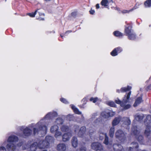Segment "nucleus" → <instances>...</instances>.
Instances as JSON below:
<instances>
[{"mask_svg":"<svg viewBox=\"0 0 151 151\" xmlns=\"http://www.w3.org/2000/svg\"><path fill=\"white\" fill-rule=\"evenodd\" d=\"M131 94V92L130 91L126 96H124L122 101L117 99L115 100V102L116 103L120 104L124 109H127L131 107V105L129 103V98Z\"/></svg>","mask_w":151,"mask_h":151,"instance_id":"nucleus-1","label":"nucleus"},{"mask_svg":"<svg viewBox=\"0 0 151 151\" xmlns=\"http://www.w3.org/2000/svg\"><path fill=\"white\" fill-rule=\"evenodd\" d=\"M18 140V138L16 136L14 135L9 136L7 139V142L11 143L8 144L6 145L7 148L9 150H12L13 151H16L18 146L15 145V144Z\"/></svg>","mask_w":151,"mask_h":151,"instance_id":"nucleus-2","label":"nucleus"},{"mask_svg":"<svg viewBox=\"0 0 151 151\" xmlns=\"http://www.w3.org/2000/svg\"><path fill=\"white\" fill-rule=\"evenodd\" d=\"M42 120H40L36 125V127L34 129V133L35 134L40 131L42 132L43 134H45L47 130V127L44 126Z\"/></svg>","mask_w":151,"mask_h":151,"instance_id":"nucleus-3","label":"nucleus"},{"mask_svg":"<svg viewBox=\"0 0 151 151\" xmlns=\"http://www.w3.org/2000/svg\"><path fill=\"white\" fill-rule=\"evenodd\" d=\"M99 138L100 140H102L104 137H105V140L104 142V143L107 145L108 148L109 149L111 147V145L112 141H109L108 137L106 133H105L102 131L100 132L99 134Z\"/></svg>","mask_w":151,"mask_h":151,"instance_id":"nucleus-4","label":"nucleus"},{"mask_svg":"<svg viewBox=\"0 0 151 151\" xmlns=\"http://www.w3.org/2000/svg\"><path fill=\"white\" fill-rule=\"evenodd\" d=\"M125 32L129 39L134 40L135 38L136 35L131 30L130 27L129 26L126 27L125 29Z\"/></svg>","mask_w":151,"mask_h":151,"instance_id":"nucleus-5","label":"nucleus"},{"mask_svg":"<svg viewBox=\"0 0 151 151\" xmlns=\"http://www.w3.org/2000/svg\"><path fill=\"white\" fill-rule=\"evenodd\" d=\"M116 137L123 142L125 139L126 137L124 133L121 130H118L115 133Z\"/></svg>","mask_w":151,"mask_h":151,"instance_id":"nucleus-6","label":"nucleus"},{"mask_svg":"<svg viewBox=\"0 0 151 151\" xmlns=\"http://www.w3.org/2000/svg\"><path fill=\"white\" fill-rule=\"evenodd\" d=\"M115 114L114 112L111 110H107L102 112L101 114V116L104 118L107 119L110 117L113 116Z\"/></svg>","mask_w":151,"mask_h":151,"instance_id":"nucleus-7","label":"nucleus"},{"mask_svg":"<svg viewBox=\"0 0 151 151\" xmlns=\"http://www.w3.org/2000/svg\"><path fill=\"white\" fill-rule=\"evenodd\" d=\"M91 148L95 150H101L102 149V146L101 145L99 142H94L91 145Z\"/></svg>","mask_w":151,"mask_h":151,"instance_id":"nucleus-8","label":"nucleus"},{"mask_svg":"<svg viewBox=\"0 0 151 151\" xmlns=\"http://www.w3.org/2000/svg\"><path fill=\"white\" fill-rule=\"evenodd\" d=\"M37 146L40 149L47 148L48 146V142H46L44 140H41L37 144Z\"/></svg>","mask_w":151,"mask_h":151,"instance_id":"nucleus-9","label":"nucleus"},{"mask_svg":"<svg viewBox=\"0 0 151 151\" xmlns=\"http://www.w3.org/2000/svg\"><path fill=\"white\" fill-rule=\"evenodd\" d=\"M132 130L134 134L136 135V137L138 139V141H140L143 139L142 136L140 135H139V132L137 130L136 127L135 128H132Z\"/></svg>","mask_w":151,"mask_h":151,"instance_id":"nucleus-10","label":"nucleus"},{"mask_svg":"<svg viewBox=\"0 0 151 151\" xmlns=\"http://www.w3.org/2000/svg\"><path fill=\"white\" fill-rule=\"evenodd\" d=\"M72 136V134L70 132H68L64 134L62 136L63 140L64 142H66L69 140Z\"/></svg>","mask_w":151,"mask_h":151,"instance_id":"nucleus-11","label":"nucleus"},{"mask_svg":"<svg viewBox=\"0 0 151 151\" xmlns=\"http://www.w3.org/2000/svg\"><path fill=\"white\" fill-rule=\"evenodd\" d=\"M132 146L129 147V151H137V148L138 147V144L136 142L131 144Z\"/></svg>","mask_w":151,"mask_h":151,"instance_id":"nucleus-12","label":"nucleus"},{"mask_svg":"<svg viewBox=\"0 0 151 151\" xmlns=\"http://www.w3.org/2000/svg\"><path fill=\"white\" fill-rule=\"evenodd\" d=\"M66 149V146L63 143L58 144L57 147V150L59 151H64Z\"/></svg>","mask_w":151,"mask_h":151,"instance_id":"nucleus-13","label":"nucleus"},{"mask_svg":"<svg viewBox=\"0 0 151 151\" xmlns=\"http://www.w3.org/2000/svg\"><path fill=\"white\" fill-rule=\"evenodd\" d=\"M57 115V113L55 112L53 113L50 112L46 115L44 118L49 119L53 117H55Z\"/></svg>","mask_w":151,"mask_h":151,"instance_id":"nucleus-14","label":"nucleus"},{"mask_svg":"<svg viewBox=\"0 0 151 151\" xmlns=\"http://www.w3.org/2000/svg\"><path fill=\"white\" fill-rule=\"evenodd\" d=\"M72 146L74 147H76L78 145V140L76 137H73L71 140Z\"/></svg>","mask_w":151,"mask_h":151,"instance_id":"nucleus-15","label":"nucleus"},{"mask_svg":"<svg viewBox=\"0 0 151 151\" xmlns=\"http://www.w3.org/2000/svg\"><path fill=\"white\" fill-rule=\"evenodd\" d=\"M32 132V131L31 130L26 127L24 129L23 134L25 136H28L31 134Z\"/></svg>","mask_w":151,"mask_h":151,"instance_id":"nucleus-16","label":"nucleus"},{"mask_svg":"<svg viewBox=\"0 0 151 151\" xmlns=\"http://www.w3.org/2000/svg\"><path fill=\"white\" fill-rule=\"evenodd\" d=\"M37 142H34L29 147L30 151H35L37 148Z\"/></svg>","mask_w":151,"mask_h":151,"instance_id":"nucleus-17","label":"nucleus"},{"mask_svg":"<svg viewBox=\"0 0 151 151\" xmlns=\"http://www.w3.org/2000/svg\"><path fill=\"white\" fill-rule=\"evenodd\" d=\"M86 131V128L85 127H82L80 129L78 133V135L80 137H83Z\"/></svg>","mask_w":151,"mask_h":151,"instance_id":"nucleus-18","label":"nucleus"},{"mask_svg":"<svg viewBox=\"0 0 151 151\" xmlns=\"http://www.w3.org/2000/svg\"><path fill=\"white\" fill-rule=\"evenodd\" d=\"M37 11V12H38L39 15V17L37 18V19H39L40 20H44V18L43 17L45 16V14L44 13H42L41 11L39 9Z\"/></svg>","mask_w":151,"mask_h":151,"instance_id":"nucleus-19","label":"nucleus"},{"mask_svg":"<svg viewBox=\"0 0 151 151\" xmlns=\"http://www.w3.org/2000/svg\"><path fill=\"white\" fill-rule=\"evenodd\" d=\"M120 117H119L116 118L112 122V125L113 126H115L118 124L119 121H120Z\"/></svg>","mask_w":151,"mask_h":151,"instance_id":"nucleus-20","label":"nucleus"},{"mask_svg":"<svg viewBox=\"0 0 151 151\" xmlns=\"http://www.w3.org/2000/svg\"><path fill=\"white\" fill-rule=\"evenodd\" d=\"M142 101V98L141 97H138L136 100L135 103L134 104V107L136 106Z\"/></svg>","mask_w":151,"mask_h":151,"instance_id":"nucleus-21","label":"nucleus"},{"mask_svg":"<svg viewBox=\"0 0 151 151\" xmlns=\"http://www.w3.org/2000/svg\"><path fill=\"white\" fill-rule=\"evenodd\" d=\"M122 121L124 122L125 124L127 125H129L131 123L130 120L127 117H125L123 118Z\"/></svg>","mask_w":151,"mask_h":151,"instance_id":"nucleus-22","label":"nucleus"},{"mask_svg":"<svg viewBox=\"0 0 151 151\" xmlns=\"http://www.w3.org/2000/svg\"><path fill=\"white\" fill-rule=\"evenodd\" d=\"M53 140V137L50 136H47L46 137L45 141L46 142H48V145H49V142H52Z\"/></svg>","mask_w":151,"mask_h":151,"instance_id":"nucleus-23","label":"nucleus"},{"mask_svg":"<svg viewBox=\"0 0 151 151\" xmlns=\"http://www.w3.org/2000/svg\"><path fill=\"white\" fill-rule=\"evenodd\" d=\"M143 115L142 114H137L135 116L136 119L139 121L143 119Z\"/></svg>","mask_w":151,"mask_h":151,"instance_id":"nucleus-24","label":"nucleus"},{"mask_svg":"<svg viewBox=\"0 0 151 151\" xmlns=\"http://www.w3.org/2000/svg\"><path fill=\"white\" fill-rule=\"evenodd\" d=\"M71 106L72 109L74 111L75 113L79 114H81V112L79 111L78 109L77 108H76L75 106L73 105H71Z\"/></svg>","mask_w":151,"mask_h":151,"instance_id":"nucleus-25","label":"nucleus"},{"mask_svg":"<svg viewBox=\"0 0 151 151\" xmlns=\"http://www.w3.org/2000/svg\"><path fill=\"white\" fill-rule=\"evenodd\" d=\"M109 2L108 0H102L101 2V4L104 7L108 6Z\"/></svg>","mask_w":151,"mask_h":151,"instance_id":"nucleus-26","label":"nucleus"},{"mask_svg":"<svg viewBox=\"0 0 151 151\" xmlns=\"http://www.w3.org/2000/svg\"><path fill=\"white\" fill-rule=\"evenodd\" d=\"M114 128L113 127H111L110 129L109 134L111 137H113L114 135Z\"/></svg>","mask_w":151,"mask_h":151,"instance_id":"nucleus-27","label":"nucleus"},{"mask_svg":"<svg viewBox=\"0 0 151 151\" xmlns=\"http://www.w3.org/2000/svg\"><path fill=\"white\" fill-rule=\"evenodd\" d=\"M58 127L57 125L53 126L50 129V131L52 133L55 132L58 130Z\"/></svg>","mask_w":151,"mask_h":151,"instance_id":"nucleus-28","label":"nucleus"},{"mask_svg":"<svg viewBox=\"0 0 151 151\" xmlns=\"http://www.w3.org/2000/svg\"><path fill=\"white\" fill-rule=\"evenodd\" d=\"M131 88V87L130 86H128L127 87H123L121 88V92H125L130 90Z\"/></svg>","mask_w":151,"mask_h":151,"instance_id":"nucleus-29","label":"nucleus"},{"mask_svg":"<svg viewBox=\"0 0 151 151\" xmlns=\"http://www.w3.org/2000/svg\"><path fill=\"white\" fill-rule=\"evenodd\" d=\"M55 133V137L56 138H58L62 136V133L58 130Z\"/></svg>","mask_w":151,"mask_h":151,"instance_id":"nucleus-30","label":"nucleus"},{"mask_svg":"<svg viewBox=\"0 0 151 151\" xmlns=\"http://www.w3.org/2000/svg\"><path fill=\"white\" fill-rule=\"evenodd\" d=\"M150 127L149 126H147V127L146 128V129L145 131V133L146 135L147 136H148L150 132Z\"/></svg>","mask_w":151,"mask_h":151,"instance_id":"nucleus-31","label":"nucleus"},{"mask_svg":"<svg viewBox=\"0 0 151 151\" xmlns=\"http://www.w3.org/2000/svg\"><path fill=\"white\" fill-rule=\"evenodd\" d=\"M145 5L147 7L151 6V0H147L145 3Z\"/></svg>","mask_w":151,"mask_h":151,"instance_id":"nucleus-32","label":"nucleus"},{"mask_svg":"<svg viewBox=\"0 0 151 151\" xmlns=\"http://www.w3.org/2000/svg\"><path fill=\"white\" fill-rule=\"evenodd\" d=\"M61 129L62 132H67L69 130L68 127L65 126H62L61 127Z\"/></svg>","mask_w":151,"mask_h":151,"instance_id":"nucleus-33","label":"nucleus"},{"mask_svg":"<svg viewBox=\"0 0 151 151\" xmlns=\"http://www.w3.org/2000/svg\"><path fill=\"white\" fill-rule=\"evenodd\" d=\"M107 104L109 106L111 107H114L116 106V105L114 102L111 101H108L107 102Z\"/></svg>","mask_w":151,"mask_h":151,"instance_id":"nucleus-34","label":"nucleus"},{"mask_svg":"<svg viewBox=\"0 0 151 151\" xmlns=\"http://www.w3.org/2000/svg\"><path fill=\"white\" fill-rule=\"evenodd\" d=\"M114 35L116 37H120L122 35V34L119 31H115L114 32Z\"/></svg>","mask_w":151,"mask_h":151,"instance_id":"nucleus-35","label":"nucleus"},{"mask_svg":"<svg viewBox=\"0 0 151 151\" xmlns=\"http://www.w3.org/2000/svg\"><path fill=\"white\" fill-rule=\"evenodd\" d=\"M111 55L113 56H116L118 55L116 49H114V50L111 52Z\"/></svg>","mask_w":151,"mask_h":151,"instance_id":"nucleus-36","label":"nucleus"},{"mask_svg":"<svg viewBox=\"0 0 151 151\" xmlns=\"http://www.w3.org/2000/svg\"><path fill=\"white\" fill-rule=\"evenodd\" d=\"M134 9V8H132L129 10H124L122 11V13L123 14L129 13L130 12H132Z\"/></svg>","mask_w":151,"mask_h":151,"instance_id":"nucleus-37","label":"nucleus"},{"mask_svg":"<svg viewBox=\"0 0 151 151\" xmlns=\"http://www.w3.org/2000/svg\"><path fill=\"white\" fill-rule=\"evenodd\" d=\"M38 9L36 10L34 13H30L28 14H27L30 16L31 17H34L35 15L36 14L37 12V11L38 10Z\"/></svg>","mask_w":151,"mask_h":151,"instance_id":"nucleus-38","label":"nucleus"},{"mask_svg":"<svg viewBox=\"0 0 151 151\" xmlns=\"http://www.w3.org/2000/svg\"><path fill=\"white\" fill-rule=\"evenodd\" d=\"M115 49H116V51L118 54V53H120L122 51V49L121 47H118L115 48Z\"/></svg>","mask_w":151,"mask_h":151,"instance_id":"nucleus-39","label":"nucleus"},{"mask_svg":"<svg viewBox=\"0 0 151 151\" xmlns=\"http://www.w3.org/2000/svg\"><path fill=\"white\" fill-rule=\"evenodd\" d=\"M98 99L97 98H91L90 99V101H92L93 102L95 103L97 100Z\"/></svg>","mask_w":151,"mask_h":151,"instance_id":"nucleus-40","label":"nucleus"},{"mask_svg":"<svg viewBox=\"0 0 151 151\" xmlns=\"http://www.w3.org/2000/svg\"><path fill=\"white\" fill-rule=\"evenodd\" d=\"M56 122L58 124H61L63 122V120L60 118H58L56 121Z\"/></svg>","mask_w":151,"mask_h":151,"instance_id":"nucleus-41","label":"nucleus"},{"mask_svg":"<svg viewBox=\"0 0 151 151\" xmlns=\"http://www.w3.org/2000/svg\"><path fill=\"white\" fill-rule=\"evenodd\" d=\"M60 101L64 103L67 104L68 103V102L65 99L62 98L60 99Z\"/></svg>","mask_w":151,"mask_h":151,"instance_id":"nucleus-42","label":"nucleus"},{"mask_svg":"<svg viewBox=\"0 0 151 151\" xmlns=\"http://www.w3.org/2000/svg\"><path fill=\"white\" fill-rule=\"evenodd\" d=\"M0 151H6V150L5 147L3 146H0Z\"/></svg>","mask_w":151,"mask_h":151,"instance_id":"nucleus-43","label":"nucleus"},{"mask_svg":"<svg viewBox=\"0 0 151 151\" xmlns=\"http://www.w3.org/2000/svg\"><path fill=\"white\" fill-rule=\"evenodd\" d=\"M77 151H86V148L84 147H81L79 150Z\"/></svg>","mask_w":151,"mask_h":151,"instance_id":"nucleus-44","label":"nucleus"},{"mask_svg":"<svg viewBox=\"0 0 151 151\" xmlns=\"http://www.w3.org/2000/svg\"><path fill=\"white\" fill-rule=\"evenodd\" d=\"M147 119L149 121L151 122V116L150 115H148L147 117Z\"/></svg>","mask_w":151,"mask_h":151,"instance_id":"nucleus-45","label":"nucleus"},{"mask_svg":"<svg viewBox=\"0 0 151 151\" xmlns=\"http://www.w3.org/2000/svg\"><path fill=\"white\" fill-rule=\"evenodd\" d=\"M79 127L78 126H75V131L76 132L77 131H78V130Z\"/></svg>","mask_w":151,"mask_h":151,"instance_id":"nucleus-46","label":"nucleus"},{"mask_svg":"<svg viewBox=\"0 0 151 151\" xmlns=\"http://www.w3.org/2000/svg\"><path fill=\"white\" fill-rule=\"evenodd\" d=\"M89 12L91 14H93L95 13V11L94 10L91 9L89 11Z\"/></svg>","mask_w":151,"mask_h":151,"instance_id":"nucleus-47","label":"nucleus"},{"mask_svg":"<svg viewBox=\"0 0 151 151\" xmlns=\"http://www.w3.org/2000/svg\"><path fill=\"white\" fill-rule=\"evenodd\" d=\"M71 32V31H66L65 33L64 34V35H67V34L68 33H70Z\"/></svg>","mask_w":151,"mask_h":151,"instance_id":"nucleus-48","label":"nucleus"},{"mask_svg":"<svg viewBox=\"0 0 151 151\" xmlns=\"http://www.w3.org/2000/svg\"><path fill=\"white\" fill-rule=\"evenodd\" d=\"M96 7L97 9H99V4H96Z\"/></svg>","mask_w":151,"mask_h":151,"instance_id":"nucleus-49","label":"nucleus"},{"mask_svg":"<svg viewBox=\"0 0 151 151\" xmlns=\"http://www.w3.org/2000/svg\"><path fill=\"white\" fill-rule=\"evenodd\" d=\"M86 100H87V99H86V98H83V99L82 101H86Z\"/></svg>","mask_w":151,"mask_h":151,"instance_id":"nucleus-50","label":"nucleus"},{"mask_svg":"<svg viewBox=\"0 0 151 151\" xmlns=\"http://www.w3.org/2000/svg\"><path fill=\"white\" fill-rule=\"evenodd\" d=\"M44 0L46 2H48V1H50L51 0Z\"/></svg>","mask_w":151,"mask_h":151,"instance_id":"nucleus-51","label":"nucleus"},{"mask_svg":"<svg viewBox=\"0 0 151 151\" xmlns=\"http://www.w3.org/2000/svg\"><path fill=\"white\" fill-rule=\"evenodd\" d=\"M22 144H21V143H20V144H19V145H17V146H20Z\"/></svg>","mask_w":151,"mask_h":151,"instance_id":"nucleus-52","label":"nucleus"},{"mask_svg":"<svg viewBox=\"0 0 151 151\" xmlns=\"http://www.w3.org/2000/svg\"><path fill=\"white\" fill-rule=\"evenodd\" d=\"M116 91H117V92L118 93H119L120 92L119 90H117Z\"/></svg>","mask_w":151,"mask_h":151,"instance_id":"nucleus-53","label":"nucleus"},{"mask_svg":"<svg viewBox=\"0 0 151 151\" xmlns=\"http://www.w3.org/2000/svg\"><path fill=\"white\" fill-rule=\"evenodd\" d=\"M60 36L62 38L63 37V35H60Z\"/></svg>","mask_w":151,"mask_h":151,"instance_id":"nucleus-54","label":"nucleus"},{"mask_svg":"<svg viewBox=\"0 0 151 151\" xmlns=\"http://www.w3.org/2000/svg\"><path fill=\"white\" fill-rule=\"evenodd\" d=\"M42 151H47L46 150H42Z\"/></svg>","mask_w":151,"mask_h":151,"instance_id":"nucleus-55","label":"nucleus"},{"mask_svg":"<svg viewBox=\"0 0 151 151\" xmlns=\"http://www.w3.org/2000/svg\"><path fill=\"white\" fill-rule=\"evenodd\" d=\"M27 148V147H25L24 149H26V148Z\"/></svg>","mask_w":151,"mask_h":151,"instance_id":"nucleus-56","label":"nucleus"},{"mask_svg":"<svg viewBox=\"0 0 151 151\" xmlns=\"http://www.w3.org/2000/svg\"><path fill=\"white\" fill-rule=\"evenodd\" d=\"M131 37H133V35H131Z\"/></svg>","mask_w":151,"mask_h":151,"instance_id":"nucleus-57","label":"nucleus"},{"mask_svg":"<svg viewBox=\"0 0 151 151\" xmlns=\"http://www.w3.org/2000/svg\"><path fill=\"white\" fill-rule=\"evenodd\" d=\"M111 0V1H112V0Z\"/></svg>","mask_w":151,"mask_h":151,"instance_id":"nucleus-58","label":"nucleus"}]
</instances>
